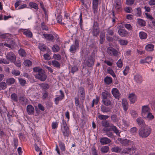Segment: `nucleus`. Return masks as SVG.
I'll return each mask as SVG.
<instances>
[{"mask_svg": "<svg viewBox=\"0 0 155 155\" xmlns=\"http://www.w3.org/2000/svg\"><path fill=\"white\" fill-rule=\"evenodd\" d=\"M151 130L148 126L145 125L139 130V136L142 138H146L150 134Z\"/></svg>", "mask_w": 155, "mask_h": 155, "instance_id": "f257e3e1", "label": "nucleus"}, {"mask_svg": "<svg viewBox=\"0 0 155 155\" xmlns=\"http://www.w3.org/2000/svg\"><path fill=\"white\" fill-rule=\"evenodd\" d=\"M61 128L63 135L65 137H68L69 135V129L67 126L66 121L64 119L61 123Z\"/></svg>", "mask_w": 155, "mask_h": 155, "instance_id": "f03ea898", "label": "nucleus"}, {"mask_svg": "<svg viewBox=\"0 0 155 155\" xmlns=\"http://www.w3.org/2000/svg\"><path fill=\"white\" fill-rule=\"evenodd\" d=\"M40 71L38 73L35 74V78L41 81H45L47 77L45 71L43 70Z\"/></svg>", "mask_w": 155, "mask_h": 155, "instance_id": "7ed1b4c3", "label": "nucleus"}, {"mask_svg": "<svg viewBox=\"0 0 155 155\" xmlns=\"http://www.w3.org/2000/svg\"><path fill=\"white\" fill-rule=\"evenodd\" d=\"M79 47V41L76 39L74 41V44L71 45L69 49L70 52L72 53H75L77 49H78Z\"/></svg>", "mask_w": 155, "mask_h": 155, "instance_id": "20e7f679", "label": "nucleus"}, {"mask_svg": "<svg viewBox=\"0 0 155 155\" xmlns=\"http://www.w3.org/2000/svg\"><path fill=\"white\" fill-rule=\"evenodd\" d=\"M150 108L148 105L143 106L142 107L141 115L143 118L145 117L150 112Z\"/></svg>", "mask_w": 155, "mask_h": 155, "instance_id": "39448f33", "label": "nucleus"}, {"mask_svg": "<svg viewBox=\"0 0 155 155\" xmlns=\"http://www.w3.org/2000/svg\"><path fill=\"white\" fill-rule=\"evenodd\" d=\"M107 52L110 56H117L119 54L118 51L114 48L110 47L107 48Z\"/></svg>", "mask_w": 155, "mask_h": 155, "instance_id": "423d86ee", "label": "nucleus"}, {"mask_svg": "<svg viewBox=\"0 0 155 155\" xmlns=\"http://www.w3.org/2000/svg\"><path fill=\"white\" fill-rule=\"evenodd\" d=\"M134 149L132 147L131 148H126L123 149L122 153L125 154H129L130 155L133 154L134 153Z\"/></svg>", "mask_w": 155, "mask_h": 155, "instance_id": "0eeeda50", "label": "nucleus"}, {"mask_svg": "<svg viewBox=\"0 0 155 155\" xmlns=\"http://www.w3.org/2000/svg\"><path fill=\"white\" fill-rule=\"evenodd\" d=\"M6 58L7 59L12 62H14L16 59L15 56L13 52L8 53L6 55Z\"/></svg>", "mask_w": 155, "mask_h": 155, "instance_id": "6e6552de", "label": "nucleus"}, {"mask_svg": "<svg viewBox=\"0 0 155 155\" xmlns=\"http://www.w3.org/2000/svg\"><path fill=\"white\" fill-rule=\"evenodd\" d=\"M94 59L92 56L88 57L86 61V64L88 67H91L94 65Z\"/></svg>", "mask_w": 155, "mask_h": 155, "instance_id": "1a4fd4ad", "label": "nucleus"}, {"mask_svg": "<svg viewBox=\"0 0 155 155\" xmlns=\"http://www.w3.org/2000/svg\"><path fill=\"white\" fill-rule=\"evenodd\" d=\"M98 2V0H93L92 8L94 14H96L97 12Z\"/></svg>", "mask_w": 155, "mask_h": 155, "instance_id": "9d476101", "label": "nucleus"}, {"mask_svg": "<svg viewBox=\"0 0 155 155\" xmlns=\"http://www.w3.org/2000/svg\"><path fill=\"white\" fill-rule=\"evenodd\" d=\"M112 93L113 96L118 100L119 99L120 97V94L119 91L116 88H113L112 90Z\"/></svg>", "mask_w": 155, "mask_h": 155, "instance_id": "9b49d317", "label": "nucleus"}, {"mask_svg": "<svg viewBox=\"0 0 155 155\" xmlns=\"http://www.w3.org/2000/svg\"><path fill=\"white\" fill-rule=\"evenodd\" d=\"M101 96L102 97V100H103L111 98V94L109 92L106 91H105L104 92H103L102 93Z\"/></svg>", "mask_w": 155, "mask_h": 155, "instance_id": "f8f14e48", "label": "nucleus"}, {"mask_svg": "<svg viewBox=\"0 0 155 155\" xmlns=\"http://www.w3.org/2000/svg\"><path fill=\"white\" fill-rule=\"evenodd\" d=\"M134 79L136 83L138 84L141 83L143 81L142 76L138 74L134 76Z\"/></svg>", "mask_w": 155, "mask_h": 155, "instance_id": "ddd939ff", "label": "nucleus"}, {"mask_svg": "<svg viewBox=\"0 0 155 155\" xmlns=\"http://www.w3.org/2000/svg\"><path fill=\"white\" fill-rule=\"evenodd\" d=\"M21 31L23 34L28 38H31L32 37V32L28 29H21Z\"/></svg>", "mask_w": 155, "mask_h": 155, "instance_id": "4468645a", "label": "nucleus"}, {"mask_svg": "<svg viewBox=\"0 0 155 155\" xmlns=\"http://www.w3.org/2000/svg\"><path fill=\"white\" fill-rule=\"evenodd\" d=\"M43 35L45 39L49 41H52L54 38V36L51 34L43 33Z\"/></svg>", "mask_w": 155, "mask_h": 155, "instance_id": "2eb2a0df", "label": "nucleus"}, {"mask_svg": "<svg viewBox=\"0 0 155 155\" xmlns=\"http://www.w3.org/2000/svg\"><path fill=\"white\" fill-rule=\"evenodd\" d=\"M27 112L29 115L34 114L35 112V110L34 107L31 105H28L27 107Z\"/></svg>", "mask_w": 155, "mask_h": 155, "instance_id": "dca6fc26", "label": "nucleus"}, {"mask_svg": "<svg viewBox=\"0 0 155 155\" xmlns=\"http://www.w3.org/2000/svg\"><path fill=\"white\" fill-rule=\"evenodd\" d=\"M19 102L23 105H25L28 103V99L24 96H20L19 98Z\"/></svg>", "mask_w": 155, "mask_h": 155, "instance_id": "f3484780", "label": "nucleus"}, {"mask_svg": "<svg viewBox=\"0 0 155 155\" xmlns=\"http://www.w3.org/2000/svg\"><path fill=\"white\" fill-rule=\"evenodd\" d=\"M100 142L102 145H104L110 143L111 140L107 137H104L100 140Z\"/></svg>", "mask_w": 155, "mask_h": 155, "instance_id": "a211bd4d", "label": "nucleus"}, {"mask_svg": "<svg viewBox=\"0 0 155 155\" xmlns=\"http://www.w3.org/2000/svg\"><path fill=\"white\" fill-rule=\"evenodd\" d=\"M122 105L124 110L125 112H126L128 108V103L127 100L125 99L122 100Z\"/></svg>", "mask_w": 155, "mask_h": 155, "instance_id": "6ab92c4d", "label": "nucleus"}, {"mask_svg": "<svg viewBox=\"0 0 155 155\" xmlns=\"http://www.w3.org/2000/svg\"><path fill=\"white\" fill-rule=\"evenodd\" d=\"M118 31L119 35L122 37H125L128 34L127 32L123 29L120 28Z\"/></svg>", "mask_w": 155, "mask_h": 155, "instance_id": "aec40b11", "label": "nucleus"}, {"mask_svg": "<svg viewBox=\"0 0 155 155\" xmlns=\"http://www.w3.org/2000/svg\"><path fill=\"white\" fill-rule=\"evenodd\" d=\"M128 98L131 103H134L137 100L136 97L134 94H129Z\"/></svg>", "mask_w": 155, "mask_h": 155, "instance_id": "412c9836", "label": "nucleus"}, {"mask_svg": "<svg viewBox=\"0 0 155 155\" xmlns=\"http://www.w3.org/2000/svg\"><path fill=\"white\" fill-rule=\"evenodd\" d=\"M79 93L80 94L82 100H84L85 97L84 89L83 87H80L79 89Z\"/></svg>", "mask_w": 155, "mask_h": 155, "instance_id": "4be33fe9", "label": "nucleus"}, {"mask_svg": "<svg viewBox=\"0 0 155 155\" xmlns=\"http://www.w3.org/2000/svg\"><path fill=\"white\" fill-rule=\"evenodd\" d=\"M132 141L126 139H120V142L123 146H127L130 145Z\"/></svg>", "mask_w": 155, "mask_h": 155, "instance_id": "5701e85b", "label": "nucleus"}, {"mask_svg": "<svg viewBox=\"0 0 155 155\" xmlns=\"http://www.w3.org/2000/svg\"><path fill=\"white\" fill-rule=\"evenodd\" d=\"M136 121L138 125L140 126L144 127L145 125L144 120L140 117L137 118Z\"/></svg>", "mask_w": 155, "mask_h": 155, "instance_id": "b1692460", "label": "nucleus"}, {"mask_svg": "<svg viewBox=\"0 0 155 155\" xmlns=\"http://www.w3.org/2000/svg\"><path fill=\"white\" fill-rule=\"evenodd\" d=\"M100 32L99 28L98 27H94L93 29V35L94 36H97L99 35Z\"/></svg>", "mask_w": 155, "mask_h": 155, "instance_id": "393cba45", "label": "nucleus"}, {"mask_svg": "<svg viewBox=\"0 0 155 155\" xmlns=\"http://www.w3.org/2000/svg\"><path fill=\"white\" fill-rule=\"evenodd\" d=\"M15 81L14 78H10L6 79V84L8 85H11L13 84Z\"/></svg>", "mask_w": 155, "mask_h": 155, "instance_id": "a878e982", "label": "nucleus"}, {"mask_svg": "<svg viewBox=\"0 0 155 155\" xmlns=\"http://www.w3.org/2000/svg\"><path fill=\"white\" fill-rule=\"evenodd\" d=\"M101 110L103 113H107L110 111L111 109L109 107L102 105L101 107Z\"/></svg>", "mask_w": 155, "mask_h": 155, "instance_id": "bb28decb", "label": "nucleus"}, {"mask_svg": "<svg viewBox=\"0 0 155 155\" xmlns=\"http://www.w3.org/2000/svg\"><path fill=\"white\" fill-rule=\"evenodd\" d=\"M100 43L102 44L105 40V34L104 32H101L100 35Z\"/></svg>", "mask_w": 155, "mask_h": 155, "instance_id": "cd10ccee", "label": "nucleus"}, {"mask_svg": "<svg viewBox=\"0 0 155 155\" xmlns=\"http://www.w3.org/2000/svg\"><path fill=\"white\" fill-rule=\"evenodd\" d=\"M104 81L106 84L108 85L112 83V78L111 77L107 76L104 78Z\"/></svg>", "mask_w": 155, "mask_h": 155, "instance_id": "c85d7f7f", "label": "nucleus"}, {"mask_svg": "<svg viewBox=\"0 0 155 155\" xmlns=\"http://www.w3.org/2000/svg\"><path fill=\"white\" fill-rule=\"evenodd\" d=\"M139 36L141 39H145L147 37V35L144 32L141 31L139 33Z\"/></svg>", "mask_w": 155, "mask_h": 155, "instance_id": "c756f323", "label": "nucleus"}, {"mask_svg": "<svg viewBox=\"0 0 155 155\" xmlns=\"http://www.w3.org/2000/svg\"><path fill=\"white\" fill-rule=\"evenodd\" d=\"M137 23L141 27H144L146 25V22L144 20L141 19H138Z\"/></svg>", "mask_w": 155, "mask_h": 155, "instance_id": "7c9ffc66", "label": "nucleus"}, {"mask_svg": "<svg viewBox=\"0 0 155 155\" xmlns=\"http://www.w3.org/2000/svg\"><path fill=\"white\" fill-rule=\"evenodd\" d=\"M121 150V149L118 147L117 146H114L111 149V150L112 152H115L116 153L120 152Z\"/></svg>", "mask_w": 155, "mask_h": 155, "instance_id": "2f4dec72", "label": "nucleus"}, {"mask_svg": "<svg viewBox=\"0 0 155 155\" xmlns=\"http://www.w3.org/2000/svg\"><path fill=\"white\" fill-rule=\"evenodd\" d=\"M38 48L40 50L42 51H44L47 49V46L45 45L39 43L38 45Z\"/></svg>", "mask_w": 155, "mask_h": 155, "instance_id": "473e14b6", "label": "nucleus"}, {"mask_svg": "<svg viewBox=\"0 0 155 155\" xmlns=\"http://www.w3.org/2000/svg\"><path fill=\"white\" fill-rule=\"evenodd\" d=\"M102 102L103 104L105 106H110L111 104V101L110 99L108 98L106 99L103 100Z\"/></svg>", "mask_w": 155, "mask_h": 155, "instance_id": "72a5a7b5", "label": "nucleus"}, {"mask_svg": "<svg viewBox=\"0 0 155 155\" xmlns=\"http://www.w3.org/2000/svg\"><path fill=\"white\" fill-rule=\"evenodd\" d=\"M154 46L152 44H150L147 45L146 46L145 48L148 51H151L153 50Z\"/></svg>", "mask_w": 155, "mask_h": 155, "instance_id": "f704fd0d", "label": "nucleus"}, {"mask_svg": "<svg viewBox=\"0 0 155 155\" xmlns=\"http://www.w3.org/2000/svg\"><path fill=\"white\" fill-rule=\"evenodd\" d=\"M7 84L5 82H0V91L4 90L7 87Z\"/></svg>", "mask_w": 155, "mask_h": 155, "instance_id": "c9c22d12", "label": "nucleus"}, {"mask_svg": "<svg viewBox=\"0 0 155 155\" xmlns=\"http://www.w3.org/2000/svg\"><path fill=\"white\" fill-rule=\"evenodd\" d=\"M109 150V147L107 146H104L102 147L101 149V152L103 153H107Z\"/></svg>", "mask_w": 155, "mask_h": 155, "instance_id": "e433bc0d", "label": "nucleus"}, {"mask_svg": "<svg viewBox=\"0 0 155 155\" xmlns=\"http://www.w3.org/2000/svg\"><path fill=\"white\" fill-rule=\"evenodd\" d=\"M24 64L26 67H29L32 65V62L29 60H26L24 62Z\"/></svg>", "mask_w": 155, "mask_h": 155, "instance_id": "4c0bfd02", "label": "nucleus"}, {"mask_svg": "<svg viewBox=\"0 0 155 155\" xmlns=\"http://www.w3.org/2000/svg\"><path fill=\"white\" fill-rule=\"evenodd\" d=\"M110 127H111L112 130L113 131L117 134H119L120 133V130L117 129L116 126L112 125L110 126Z\"/></svg>", "mask_w": 155, "mask_h": 155, "instance_id": "58836bf2", "label": "nucleus"}, {"mask_svg": "<svg viewBox=\"0 0 155 155\" xmlns=\"http://www.w3.org/2000/svg\"><path fill=\"white\" fill-rule=\"evenodd\" d=\"M118 41L120 44L122 45H126L128 43V41L126 40L121 39L118 40Z\"/></svg>", "mask_w": 155, "mask_h": 155, "instance_id": "ea45409f", "label": "nucleus"}, {"mask_svg": "<svg viewBox=\"0 0 155 155\" xmlns=\"http://www.w3.org/2000/svg\"><path fill=\"white\" fill-rule=\"evenodd\" d=\"M149 59V61H151L152 60V58L150 57H147L146 58L143 59H141L140 60V63L141 64H144L146 63H147V60Z\"/></svg>", "mask_w": 155, "mask_h": 155, "instance_id": "a19ab883", "label": "nucleus"}, {"mask_svg": "<svg viewBox=\"0 0 155 155\" xmlns=\"http://www.w3.org/2000/svg\"><path fill=\"white\" fill-rule=\"evenodd\" d=\"M52 49L54 52H56L60 50V48L57 45H55L53 46Z\"/></svg>", "mask_w": 155, "mask_h": 155, "instance_id": "79ce46f5", "label": "nucleus"}, {"mask_svg": "<svg viewBox=\"0 0 155 155\" xmlns=\"http://www.w3.org/2000/svg\"><path fill=\"white\" fill-rule=\"evenodd\" d=\"M39 85L42 89L45 90L48 89L49 87V85L47 84L42 83L39 84Z\"/></svg>", "mask_w": 155, "mask_h": 155, "instance_id": "37998d69", "label": "nucleus"}, {"mask_svg": "<svg viewBox=\"0 0 155 155\" xmlns=\"http://www.w3.org/2000/svg\"><path fill=\"white\" fill-rule=\"evenodd\" d=\"M52 65L54 67L60 68V64L56 60H53L52 61Z\"/></svg>", "mask_w": 155, "mask_h": 155, "instance_id": "c03bdc74", "label": "nucleus"}, {"mask_svg": "<svg viewBox=\"0 0 155 155\" xmlns=\"http://www.w3.org/2000/svg\"><path fill=\"white\" fill-rule=\"evenodd\" d=\"M107 72L110 74L113 77H116V75L114 71L110 68H108L107 69Z\"/></svg>", "mask_w": 155, "mask_h": 155, "instance_id": "a18cd8bd", "label": "nucleus"}, {"mask_svg": "<svg viewBox=\"0 0 155 155\" xmlns=\"http://www.w3.org/2000/svg\"><path fill=\"white\" fill-rule=\"evenodd\" d=\"M11 44H8L7 43H5L3 45L5 46L8 47L11 49H12L14 47V45L15 43L12 40Z\"/></svg>", "mask_w": 155, "mask_h": 155, "instance_id": "49530a36", "label": "nucleus"}, {"mask_svg": "<svg viewBox=\"0 0 155 155\" xmlns=\"http://www.w3.org/2000/svg\"><path fill=\"white\" fill-rule=\"evenodd\" d=\"M59 146L60 147L61 150L63 151L65 150V146L64 143L61 141L58 142Z\"/></svg>", "mask_w": 155, "mask_h": 155, "instance_id": "de8ad7c7", "label": "nucleus"}, {"mask_svg": "<svg viewBox=\"0 0 155 155\" xmlns=\"http://www.w3.org/2000/svg\"><path fill=\"white\" fill-rule=\"evenodd\" d=\"M135 15L137 16H140L141 15V9L140 8H137L135 10Z\"/></svg>", "mask_w": 155, "mask_h": 155, "instance_id": "09e8293b", "label": "nucleus"}, {"mask_svg": "<svg viewBox=\"0 0 155 155\" xmlns=\"http://www.w3.org/2000/svg\"><path fill=\"white\" fill-rule=\"evenodd\" d=\"M11 98L15 102H17L18 101L17 94L15 93L12 94L11 95Z\"/></svg>", "mask_w": 155, "mask_h": 155, "instance_id": "8fccbe9b", "label": "nucleus"}, {"mask_svg": "<svg viewBox=\"0 0 155 155\" xmlns=\"http://www.w3.org/2000/svg\"><path fill=\"white\" fill-rule=\"evenodd\" d=\"M29 5L31 8H32L35 9H38V6L37 4L33 2H30L29 3Z\"/></svg>", "mask_w": 155, "mask_h": 155, "instance_id": "3c124183", "label": "nucleus"}, {"mask_svg": "<svg viewBox=\"0 0 155 155\" xmlns=\"http://www.w3.org/2000/svg\"><path fill=\"white\" fill-rule=\"evenodd\" d=\"M102 125L105 127H108L109 126V123L107 120H104L101 122Z\"/></svg>", "mask_w": 155, "mask_h": 155, "instance_id": "603ef678", "label": "nucleus"}, {"mask_svg": "<svg viewBox=\"0 0 155 155\" xmlns=\"http://www.w3.org/2000/svg\"><path fill=\"white\" fill-rule=\"evenodd\" d=\"M109 117V116L108 115H100L98 116V118L100 120H106Z\"/></svg>", "mask_w": 155, "mask_h": 155, "instance_id": "864d4df0", "label": "nucleus"}, {"mask_svg": "<svg viewBox=\"0 0 155 155\" xmlns=\"http://www.w3.org/2000/svg\"><path fill=\"white\" fill-rule=\"evenodd\" d=\"M111 120L114 122H118V119L117 118V116L115 114H113L111 116Z\"/></svg>", "mask_w": 155, "mask_h": 155, "instance_id": "5fc2aeb1", "label": "nucleus"}, {"mask_svg": "<svg viewBox=\"0 0 155 155\" xmlns=\"http://www.w3.org/2000/svg\"><path fill=\"white\" fill-rule=\"evenodd\" d=\"M74 99L75 106L77 107H78L79 108H80L81 107V104L79 98L78 97H75Z\"/></svg>", "mask_w": 155, "mask_h": 155, "instance_id": "6e6d98bb", "label": "nucleus"}, {"mask_svg": "<svg viewBox=\"0 0 155 155\" xmlns=\"http://www.w3.org/2000/svg\"><path fill=\"white\" fill-rule=\"evenodd\" d=\"M18 81L20 85L22 86H24L26 84V81L21 78H19L18 79Z\"/></svg>", "mask_w": 155, "mask_h": 155, "instance_id": "4d7b16f0", "label": "nucleus"}, {"mask_svg": "<svg viewBox=\"0 0 155 155\" xmlns=\"http://www.w3.org/2000/svg\"><path fill=\"white\" fill-rule=\"evenodd\" d=\"M18 53L19 55L22 57H25L26 55L25 51L23 49H21L19 50Z\"/></svg>", "mask_w": 155, "mask_h": 155, "instance_id": "13d9d810", "label": "nucleus"}, {"mask_svg": "<svg viewBox=\"0 0 155 155\" xmlns=\"http://www.w3.org/2000/svg\"><path fill=\"white\" fill-rule=\"evenodd\" d=\"M13 145L14 147L16 149L18 145V140L17 138H14L13 139Z\"/></svg>", "mask_w": 155, "mask_h": 155, "instance_id": "bf43d9fd", "label": "nucleus"}, {"mask_svg": "<svg viewBox=\"0 0 155 155\" xmlns=\"http://www.w3.org/2000/svg\"><path fill=\"white\" fill-rule=\"evenodd\" d=\"M12 73L14 75L18 76L20 75V72L18 70L13 69L12 71Z\"/></svg>", "mask_w": 155, "mask_h": 155, "instance_id": "052dcab7", "label": "nucleus"}, {"mask_svg": "<svg viewBox=\"0 0 155 155\" xmlns=\"http://www.w3.org/2000/svg\"><path fill=\"white\" fill-rule=\"evenodd\" d=\"M92 154L93 155H98L97 151L94 146H93L91 148Z\"/></svg>", "mask_w": 155, "mask_h": 155, "instance_id": "680f3d73", "label": "nucleus"}, {"mask_svg": "<svg viewBox=\"0 0 155 155\" xmlns=\"http://www.w3.org/2000/svg\"><path fill=\"white\" fill-rule=\"evenodd\" d=\"M63 98V96H59L55 98V103L56 105H58V104L59 101L61 100Z\"/></svg>", "mask_w": 155, "mask_h": 155, "instance_id": "e2e57ef3", "label": "nucleus"}, {"mask_svg": "<svg viewBox=\"0 0 155 155\" xmlns=\"http://www.w3.org/2000/svg\"><path fill=\"white\" fill-rule=\"evenodd\" d=\"M130 113L132 116L134 118L136 117L137 116V114L136 111L134 110H131L130 111Z\"/></svg>", "mask_w": 155, "mask_h": 155, "instance_id": "0e129e2a", "label": "nucleus"}, {"mask_svg": "<svg viewBox=\"0 0 155 155\" xmlns=\"http://www.w3.org/2000/svg\"><path fill=\"white\" fill-rule=\"evenodd\" d=\"M107 35H108L110 36H112L114 35V32L113 30L108 28L107 30Z\"/></svg>", "mask_w": 155, "mask_h": 155, "instance_id": "69168bd1", "label": "nucleus"}, {"mask_svg": "<svg viewBox=\"0 0 155 155\" xmlns=\"http://www.w3.org/2000/svg\"><path fill=\"white\" fill-rule=\"evenodd\" d=\"M144 118H147L150 120H152L154 118V116L152 114V113L150 112L148 113V114L147 115V116L145 117H144Z\"/></svg>", "mask_w": 155, "mask_h": 155, "instance_id": "338daca9", "label": "nucleus"}, {"mask_svg": "<svg viewBox=\"0 0 155 155\" xmlns=\"http://www.w3.org/2000/svg\"><path fill=\"white\" fill-rule=\"evenodd\" d=\"M41 28L43 30L47 31L48 30V28L47 26L43 22L41 24Z\"/></svg>", "mask_w": 155, "mask_h": 155, "instance_id": "774afa93", "label": "nucleus"}]
</instances>
